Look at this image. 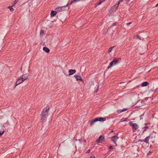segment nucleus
<instances>
[{"mask_svg":"<svg viewBox=\"0 0 158 158\" xmlns=\"http://www.w3.org/2000/svg\"><path fill=\"white\" fill-rule=\"evenodd\" d=\"M104 138L103 136H100L97 139L98 143H100L103 142L104 140Z\"/></svg>","mask_w":158,"mask_h":158,"instance_id":"39448f33","label":"nucleus"},{"mask_svg":"<svg viewBox=\"0 0 158 158\" xmlns=\"http://www.w3.org/2000/svg\"><path fill=\"white\" fill-rule=\"evenodd\" d=\"M114 48V47H111L109 49L108 52H110L111 51V50H112L113 48Z\"/></svg>","mask_w":158,"mask_h":158,"instance_id":"6ab92c4d","label":"nucleus"},{"mask_svg":"<svg viewBox=\"0 0 158 158\" xmlns=\"http://www.w3.org/2000/svg\"><path fill=\"white\" fill-rule=\"evenodd\" d=\"M116 25V23H114V24H113V25H112V26H115V25Z\"/></svg>","mask_w":158,"mask_h":158,"instance_id":"bb28decb","label":"nucleus"},{"mask_svg":"<svg viewBox=\"0 0 158 158\" xmlns=\"http://www.w3.org/2000/svg\"><path fill=\"white\" fill-rule=\"evenodd\" d=\"M4 133V130L3 129H2L1 131L0 132V136L2 135Z\"/></svg>","mask_w":158,"mask_h":158,"instance_id":"f3484780","label":"nucleus"},{"mask_svg":"<svg viewBox=\"0 0 158 158\" xmlns=\"http://www.w3.org/2000/svg\"><path fill=\"white\" fill-rule=\"evenodd\" d=\"M23 81V80H22L20 78L17 80L16 84V85H18L21 83Z\"/></svg>","mask_w":158,"mask_h":158,"instance_id":"9b49d317","label":"nucleus"},{"mask_svg":"<svg viewBox=\"0 0 158 158\" xmlns=\"http://www.w3.org/2000/svg\"><path fill=\"white\" fill-rule=\"evenodd\" d=\"M28 78V75L27 74H25L23 75L20 77V78L22 80H23V81L27 79Z\"/></svg>","mask_w":158,"mask_h":158,"instance_id":"423d86ee","label":"nucleus"},{"mask_svg":"<svg viewBox=\"0 0 158 158\" xmlns=\"http://www.w3.org/2000/svg\"><path fill=\"white\" fill-rule=\"evenodd\" d=\"M129 124L130 125L132 126L135 131L139 128V126L137 125L135 123H133L132 122H129Z\"/></svg>","mask_w":158,"mask_h":158,"instance_id":"20e7f679","label":"nucleus"},{"mask_svg":"<svg viewBox=\"0 0 158 158\" xmlns=\"http://www.w3.org/2000/svg\"><path fill=\"white\" fill-rule=\"evenodd\" d=\"M44 32V31L43 30H41L40 32V35H41V34H42Z\"/></svg>","mask_w":158,"mask_h":158,"instance_id":"4be33fe9","label":"nucleus"},{"mask_svg":"<svg viewBox=\"0 0 158 158\" xmlns=\"http://www.w3.org/2000/svg\"><path fill=\"white\" fill-rule=\"evenodd\" d=\"M22 68H20V70H21V71H22Z\"/></svg>","mask_w":158,"mask_h":158,"instance_id":"2f4dec72","label":"nucleus"},{"mask_svg":"<svg viewBox=\"0 0 158 158\" xmlns=\"http://www.w3.org/2000/svg\"><path fill=\"white\" fill-rule=\"evenodd\" d=\"M8 8L10 9V11H13L14 10V9L13 8H12L11 7V6H9L8 7Z\"/></svg>","mask_w":158,"mask_h":158,"instance_id":"412c9836","label":"nucleus"},{"mask_svg":"<svg viewBox=\"0 0 158 158\" xmlns=\"http://www.w3.org/2000/svg\"><path fill=\"white\" fill-rule=\"evenodd\" d=\"M127 110V109L126 108H124L123 109L121 110H119L117 111V112L118 113H120L121 112H124L125 111H126Z\"/></svg>","mask_w":158,"mask_h":158,"instance_id":"2eb2a0df","label":"nucleus"},{"mask_svg":"<svg viewBox=\"0 0 158 158\" xmlns=\"http://www.w3.org/2000/svg\"><path fill=\"white\" fill-rule=\"evenodd\" d=\"M75 77L77 81L80 80L81 81H83V80L80 76L78 75H75Z\"/></svg>","mask_w":158,"mask_h":158,"instance_id":"9d476101","label":"nucleus"},{"mask_svg":"<svg viewBox=\"0 0 158 158\" xmlns=\"http://www.w3.org/2000/svg\"><path fill=\"white\" fill-rule=\"evenodd\" d=\"M123 0H120L119 1V2H122Z\"/></svg>","mask_w":158,"mask_h":158,"instance_id":"7c9ffc66","label":"nucleus"},{"mask_svg":"<svg viewBox=\"0 0 158 158\" xmlns=\"http://www.w3.org/2000/svg\"><path fill=\"white\" fill-rule=\"evenodd\" d=\"M90 149L88 150L86 152V153H89L90 152Z\"/></svg>","mask_w":158,"mask_h":158,"instance_id":"b1692460","label":"nucleus"},{"mask_svg":"<svg viewBox=\"0 0 158 158\" xmlns=\"http://www.w3.org/2000/svg\"><path fill=\"white\" fill-rule=\"evenodd\" d=\"M148 139H149V137H147L144 139V142L146 143H148Z\"/></svg>","mask_w":158,"mask_h":158,"instance_id":"dca6fc26","label":"nucleus"},{"mask_svg":"<svg viewBox=\"0 0 158 158\" xmlns=\"http://www.w3.org/2000/svg\"><path fill=\"white\" fill-rule=\"evenodd\" d=\"M76 72V70L73 69H70L69 72V75H71L73 74Z\"/></svg>","mask_w":158,"mask_h":158,"instance_id":"1a4fd4ad","label":"nucleus"},{"mask_svg":"<svg viewBox=\"0 0 158 158\" xmlns=\"http://www.w3.org/2000/svg\"><path fill=\"white\" fill-rule=\"evenodd\" d=\"M66 6H61V7H60L59 8H56V10L57 11H61L64 10Z\"/></svg>","mask_w":158,"mask_h":158,"instance_id":"6e6552de","label":"nucleus"},{"mask_svg":"<svg viewBox=\"0 0 158 158\" xmlns=\"http://www.w3.org/2000/svg\"><path fill=\"white\" fill-rule=\"evenodd\" d=\"M56 14V12L53 10H52L51 13V17L54 16Z\"/></svg>","mask_w":158,"mask_h":158,"instance_id":"f8f14e48","label":"nucleus"},{"mask_svg":"<svg viewBox=\"0 0 158 158\" xmlns=\"http://www.w3.org/2000/svg\"><path fill=\"white\" fill-rule=\"evenodd\" d=\"M148 84V83L147 81L143 82L141 84V86L143 87H144L147 86Z\"/></svg>","mask_w":158,"mask_h":158,"instance_id":"ddd939ff","label":"nucleus"},{"mask_svg":"<svg viewBox=\"0 0 158 158\" xmlns=\"http://www.w3.org/2000/svg\"><path fill=\"white\" fill-rule=\"evenodd\" d=\"M43 49L44 51L47 53H48L50 51L49 49L46 47H44Z\"/></svg>","mask_w":158,"mask_h":158,"instance_id":"4468645a","label":"nucleus"},{"mask_svg":"<svg viewBox=\"0 0 158 158\" xmlns=\"http://www.w3.org/2000/svg\"><path fill=\"white\" fill-rule=\"evenodd\" d=\"M106 120V119L105 118L97 117L95 118L92 121H91L90 123V125L91 126H92L94 123H95L98 121H105Z\"/></svg>","mask_w":158,"mask_h":158,"instance_id":"f03ea898","label":"nucleus"},{"mask_svg":"<svg viewBox=\"0 0 158 158\" xmlns=\"http://www.w3.org/2000/svg\"><path fill=\"white\" fill-rule=\"evenodd\" d=\"M119 60V58H114L113 61L110 63L108 67V69L111 67L114 66L117 63V62Z\"/></svg>","mask_w":158,"mask_h":158,"instance_id":"7ed1b4c3","label":"nucleus"},{"mask_svg":"<svg viewBox=\"0 0 158 158\" xmlns=\"http://www.w3.org/2000/svg\"><path fill=\"white\" fill-rule=\"evenodd\" d=\"M120 3V2H119L118 1V3H117V5L118 6V5Z\"/></svg>","mask_w":158,"mask_h":158,"instance_id":"c85d7f7f","label":"nucleus"},{"mask_svg":"<svg viewBox=\"0 0 158 158\" xmlns=\"http://www.w3.org/2000/svg\"><path fill=\"white\" fill-rule=\"evenodd\" d=\"M90 158H95V157L94 156H90Z\"/></svg>","mask_w":158,"mask_h":158,"instance_id":"a878e982","label":"nucleus"},{"mask_svg":"<svg viewBox=\"0 0 158 158\" xmlns=\"http://www.w3.org/2000/svg\"><path fill=\"white\" fill-rule=\"evenodd\" d=\"M158 6V3L156 5V7Z\"/></svg>","mask_w":158,"mask_h":158,"instance_id":"c756f323","label":"nucleus"},{"mask_svg":"<svg viewBox=\"0 0 158 158\" xmlns=\"http://www.w3.org/2000/svg\"><path fill=\"white\" fill-rule=\"evenodd\" d=\"M131 23H127V25H129Z\"/></svg>","mask_w":158,"mask_h":158,"instance_id":"cd10ccee","label":"nucleus"},{"mask_svg":"<svg viewBox=\"0 0 158 158\" xmlns=\"http://www.w3.org/2000/svg\"><path fill=\"white\" fill-rule=\"evenodd\" d=\"M104 0H100L98 4H97V5H99L101 4L102 3V1H104Z\"/></svg>","mask_w":158,"mask_h":158,"instance_id":"aec40b11","label":"nucleus"},{"mask_svg":"<svg viewBox=\"0 0 158 158\" xmlns=\"http://www.w3.org/2000/svg\"><path fill=\"white\" fill-rule=\"evenodd\" d=\"M109 149L110 150H112L113 149V147L112 146H110L109 147Z\"/></svg>","mask_w":158,"mask_h":158,"instance_id":"393cba45","label":"nucleus"},{"mask_svg":"<svg viewBox=\"0 0 158 158\" xmlns=\"http://www.w3.org/2000/svg\"><path fill=\"white\" fill-rule=\"evenodd\" d=\"M139 37V36L138 35H136L135 36H134V38L135 39H137Z\"/></svg>","mask_w":158,"mask_h":158,"instance_id":"5701e85b","label":"nucleus"},{"mask_svg":"<svg viewBox=\"0 0 158 158\" xmlns=\"http://www.w3.org/2000/svg\"><path fill=\"white\" fill-rule=\"evenodd\" d=\"M118 139V138L115 135L111 137V140L115 144H116V142Z\"/></svg>","mask_w":158,"mask_h":158,"instance_id":"0eeeda50","label":"nucleus"},{"mask_svg":"<svg viewBox=\"0 0 158 158\" xmlns=\"http://www.w3.org/2000/svg\"><path fill=\"white\" fill-rule=\"evenodd\" d=\"M48 110L49 108L48 107H46L44 109L42 112L41 118V121H43L47 117Z\"/></svg>","mask_w":158,"mask_h":158,"instance_id":"f257e3e1","label":"nucleus"},{"mask_svg":"<svg viewBox=\"0 0 158 158\" xmlns=\"http://www.w3.org/2000/svg\"><path fill=\"white\" fill-rule=\"evenodd\" d=\"M19 1V0H15L13 4L12 5V6H13L15 5Z\"/></svg>","mask_w":158,"mask_h":158,"instance_id":"a211bd4d","label":"nucleus"},{"mask_svg":"<svg viewBox=\"0 0 158 158\" xmlns=\"http://www.w3.org/2000/svg\"><path fill=\"white\" fill-rule=\"evenodd\" d=\"M73 2H71V3H70V4H71Z\"/></svg>","mask_w":158,"mask_h":158,"instance_id":"473e14b6","label":"nucleus"}]
</instances>
